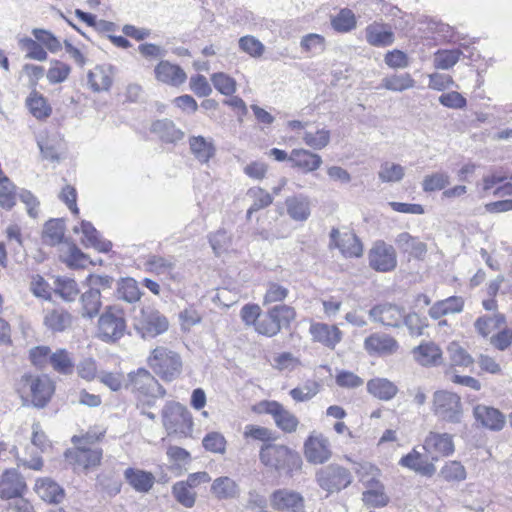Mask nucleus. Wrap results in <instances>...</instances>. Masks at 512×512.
I'll use <instances>...</instances> for the list:
<instances>
[{
  "label": "nucleus",
  "mask_w": 512,
  "mask_h": 512,
  "mask_svg": "<svg viewBox=\"0 0 512 512\" xmlns=\"http://www.w3.org/2000/svg\"><path fill=\"white\" fill-rule=\"evenodd\" d=\"M82 310L81 315L85 318H93L98 315L101 307V296L97 291L90 289L84 292L81 296Z\"/></svg>",
  "instance_id": "45"
},
{
  "label": "nucleus",
  "mask_w": 512,
  "mask_h": 512,
  "mask_svg": "<svg viewBox=\"0 0 512 512\" xmlns=\"http://www.w3.org/2000/svg\"><path fill=\"white\" fill-rule=\"evenodd\" d=\"M21 396L31 398L35 407L43 408L54 393V384L47 375L24 374L18 382Z\"/></svg>",
  "instance_id": "4"
},
{
  "label": "nucleus",
  "mask_w": 512,
  "mask_h": 512,
  "mask_svg": "<svg viewBox=\"0 0 512 512\" xmlns=\"http://www.w3.org/2000/svg\"><path fill=\"white\" fill-rule=\"evenodd\" d=\"M162 420L168 434L188 437L192 433L193 419L189 410L178 402H168L162 410Z\"/></svg>",
  "instance_id": "7"
},
{
  "label": "nucleus",
  "mask_w": 512,
  "mask_h": 512,
  "mask_svg": "<svg viewBox=\"0 0 512 512\" xmlns=\"http://www.w3.org/2000/svg\"><path fill=\"white\" fill-rule=\"evenodd\" d=\"M405 175V168L400 164L386 161L381 164L378 177L384 183L400 182Z\"/></svg>",
  "instance_id": "49"
},
{
  "label": "nucleus",
  "mask_w": 512,
  "mask_h": 512,
  "mask_svg": "<svg viewBox=\"0 0 512 512\" xmlns=\"http://www.w3.org/2000/svg\"><path fill=\"white\" fill-rule=\"evenodd\" d=\"M431 411L439 421L449 424H460L464 416L461 397L448 390L433 393Z\"/></svg>",
  "instance_id": "2"
},
{
  "label": "nucleus",
  "mask_w": 512,
  "mask_h": 512,
  "mask_svg": "<svg viewBox=\"0 0 512 512\" xmlns=\"http://www.w3.org/2000/svg\"><path fill=\"white\" fill-rule=\"evenodd\" d=\"M261 406L267 414L273 417L280 429L289 433L296 430L299 423L297 417L282 404L276 401H263Z\"/></svg>",
  "instance_id": "15"
},
{
  "label": "nucleus",
  "mask_w": 512,
  "mask_h": 512,
  "mask_svg": "<svg viewBox=\"0 0 512 512\" xmlns=\"http://www.w3.org/2000/svg\"><path fill=\"white\" fill-rule=\"evenodd\" d=\"M72 315L63 308L47 309L43 323L52 332H63L72 325Z\"/></svg>",
  "instance_id": "26"
},
{
  "label": "nucleus",
  "mask_w": 512,
  "mask_h": 512,
  "mask_svg": "<svg viewBox=\"0 0 512 512\" xmlns=\"http://www.w3.org/2000/svg\"><path fill=\"white\" fill-rule=\"evenodd\" d=\"M310 333L314 341L320 342L330 349H334L342 339V332L339 328L326 323L312 324L310 326Z\"/></svg>",
  "instance_id": "21"
},
{
  "label": "nucleus",
  "mask_w": 512,
  "mask_h": 512,
  "mask_svg": "<svg viewBox=\"0 0 512 512\" xmlns=\"http://www.w3.org/2000/svg\"><path fill=\"white\" fill-rule=\"evenodd\" d=\"M356 25V20L353 12L348 9H342L339 14L333 18L332 26L336 31L348 32Z\"/></svg>",
  "instance_id": "64"
},
{
  "label": "nucleus",
  "mask_w": 512,
  "mask_h": 512,
  "mask_svg": "<svg viewBox=\"0 0 512 512\" xmlns=\"http://www.w3.org/2000/svg\"><path fill=\"white\" fill-rule=\"evenodd\" d=\"M473 415L481 426L492 431L502 430L506 423L505 416L498 409L483 404L474 407Z\"/></svg>",
  "instance_id": "19"
},
{
  "label": "nucleus",
  "mask_w": 512,
  "mask_h": 512,
  "mask_svg": "<svg viewBox=\"0 0 512 512\" xmlns=\"http://www.w3.org/2000/svg\"><path fill=\"white\" fill-rule=\"evenodd\" d=\"M32 34L39 44L42 47L45 46L51 53H57L61 50V42L50 31L35 28L32 30Z\"/></svg>",
  "instance_id": "61"
},
{
  "label": "nucleus",
  "mask_w": 512,
  "mask_h": 512,
  "mask_svg": "<svg viewBox=\"0 0 512 512\" xmlns=\"http://www.w3.org/2000/svg\"><path fill=\"white\" fill-rule=\"evenodd\" d=\"M147 363L152 371L165 382L177 379L183 369L181 356L164 346L154 348L147 358Z\"/></svg>",
  "instance_id": "1"
},
{
  "label": "nucleus",
  "mask_w": 512,
  "mask_h": 512,
  "mask_svg": "<svg viewBox=\"0 0 512 512\" xmlns=\"http://www.w3.org/2000/svg\"><path fill=\"white\" fill-rule=\"evenodd\" d=\"M319 485L329 491H338L346 488L351 483L350 472L340 466H328L317 474Z\"/></svg>",
  "instance_id": "12"
},
{
  "label": "nucleus",
  "mask_w": 512,
  "mask_h": 512,
  "mask_svg": "<svg viewBox=\"0 0 512 512\" xmlns=\"http://www.w3.org/2000/svg\"><path fill=\"white\" fill-rule=\"evenodd\" d=\"M125 386L136 394L139 402L147 403L149 406L154 403L156 398L166 395L165 388L144 368L130 372L128 374V383Z\"/></svg>",
  "instance_id": "3"
},
{
  "label": "nucleus",
  "mask_w": 512,
  "mask_h": 512,
  "mask_svg": "<svg viewBox=\"0 0 512 512\" xmlns=\"http://www.w3.org/2000/svg\"><path fill=\"white\" fill-rule=\"evenodd\" d=\"M90 437L77 438L73 437V442L76 444L75 449L66 452V459L75 468H82L87 470L96 467L100 464L102 458V450L98 447H88V440Z\"/></svg>",
  "instance_id": "9"
},
{
  "label": "nucleus",
  "mask_w": 512,
  "mask_h": 512,
  "mask_svg": "<svg viewBox=\"0 0 512 512\" xmlns=\"http://www.w3.org/2000/svg\"><path fill=\"white\" fill-rule=\"evenodd\" d=\"M144 265L146 271L161 275L169 273L175 268V259L173 257L166 258L159 255H152L149 256Z\"/></svg>",
  "instance_id": "48"
},
{
  "label": "nucleus",
  "mask_w": 512,
  "mask_h": 512,
  "mask_svg": "<svg viewBox=\"0 0 512 512\" xmlns=\"http://www.w3.org/2000/svg\"><path fill=\"white\" fill-rule=\"evenodd\" d=\"M289 295V289L277 282H268L263 296V306L283 302Z\"/></svg>",
  "instance_id": "52"
},
{
  "label": "nucleus",
  "mask_w": 512,
  "mask_h": 512,
  "mask_svg": "<svg viewBox=\"0 0 512 512\" xmlns=\"http://www.w3.org/2000/svg\"><path fill=\"white\" fill-rule=\"evenodd\" d=\"M152 129L157 133L160 138L168 143H173L181 140L184 133L176 128L175 124L169 120H158L152 125Z\"/></svg>",
  "instance_id": "41"
},
{
  "label": "nucleus",
  "mask_w": 512,
  "mask_h": 512,
  "mask_svg": "<svg viewBox=\"0 0 512 512\" xmlns=\"http://www.w3.org/2000/svg\"><path fill=\"white\" fill-rule=\"evenodd\" d=\"M289 162L304 173L316 171L323 163L319 154L307 149H293L289 155Z\"/></svg>",
  "instance_id": "22"
},
{
  "label": "nucleus",
  "mask_w": 512,
  "mask_h": 512,
  "mask_svg": "<svg viewBox=\"0 0 512 512\" xmlns=\"http://www.w3.org/2000/svg\"><path fill=\"white\" fill-rule=\"evenodd\" d=\"M367 42L376 47H384L394 42V33L385 25L373 23L367 26L366 30Z\"/></svg>",
  "instance_id": "35"
},
{
  "label": "nucleus",
  "mask_w": 512,
  "mask_h": 512,
  "mask_svg": "<svg viewBox=\"0 0 512 512\" xmlns=\"http://www.w3.org/2000/svg\"><path fill=\"white\" fill-rule=\"evenodd\" d=\"M37 145L44 159L58 162L64 149L63 141L56 135L40 136Z\"/></svg>",
  "instance_id": "32"
},
{
  "label": "nucleus",
  "mask_w": 512,
  "mask_h": 512,
  "mask_svg": "<svg viewBox=\"0 0 512 512\" xmlns=\"http://www.w3.org/2000/svg\"><path fill=\"white\" fill-rule=\"evenodd\" d=\"M247 196L253 200V203L247 210V218L250 219L254 212L268 207L272 202V196L260 187H252L247 191Z\"/></svg>",
  "instance_id": "44"
},
{
  "label": "nucleus",
  "mask_w": 512,
  "mask_h": 512,
  "mask_svg": "<svg viewBox=\"0 0 512 512\" xmlns=\"http://www.w3.org/2000/svg\"><path fill=\"white\" fill-rule=\"evenodd\" d=\"M414 357L423 366L438 365L442 359V351L433 342L420 344L413 351Z\"/></svg>",
  "instance_id": "38"
},
{
  "label": "nucleus",
  "mask_w": 512,
  "mask_h": 512,
  "mask_svg": "<svg viewBox=\"0 0 512 512\" xmlns=\"http://www.w3.org/2000/svg\"><path fill=\"white\" fill-rule=\"evenodd\" d=\"M447 352L452 366L468 367L473 364L472 357L457 342H451Z\"/></svg>",
  "instance_id": "56"
},
{
  "label": "nucleus",
  "mask_w": 512,
  "mask_h": 512,
  "mask_svg": "<svg viewBox=\"0 0 512 512\" xmlns=\"http://www.w3.org/2000/svg\"><path fill=\"white\" fill-rule=\"evenodd\" d=\"M88 84L94 92L107 91L112 84V78L107 69L96 66L88 73Z\"/></svg>",
  "instance_id": "43"
},
{
  "label": "nucleus",
  "mask_w": 512,
  "mask_h": 512,
  "mask_svg": "<svg viewBox=\"0 0 512 512\" xmlns=\"http://www.w3.org/2000/svg\"><path fill=\"white\" fill-rule=\"evenodd\" d=\"M304 453L308 462L322 464L331 457L329 440L322 434L310 435L304 443Z\"/></svg>",
  "instance_id": "14"
},
{
  "label": "nucleus",
  "mask_w": 512,
  "mask_h": 512,
  "mask_svg": "<svg viewBox=\"0 0 512 512\" xmlns=\"http://www.w3.org/2000/svg\"><path fill=\"white\" fill-rule=\"evenodd\" d=\"M303 142L314 150H322L330 143V131L322 128L315 133L305 131L302 136Z\"/></svg>",
  "instance_id": "50"
},
{
  "label": "nucleus",
  "mask_w": 512,
  "mask_h": 512,
  "mask_svg": "<svg viewBox=\"0 0 512 512\" xmlns=\"http://www.w3.org/2000/svg\"><path fill=\"white\" fill-rule=\"evenodd\" d=\"M50 364L60 374H71L74 369L73 358L65 349H57L50 355Z\"/></svg>",
  "instance_id": "46"
},
{
  "label": "nucleus",
  "mask_w": 512,
  "mask_h": 512,
  "mask_svg": "<svg viewBox=\"0 0 512 512\" xmlns=\"http://www.w3.org/2000/svg\"><path fill=\"white\" fill-rule=\"evenodd\" d=\"M117 297L128 303L138 302L142 292L137 281L130 277L121 279L117 287Z\"/></svg>",
  "instance_id": "40"
},
{
  "label": "nucleus",
  "mask_w": 512,
  "mask_h": 512,
  "mask_svg": "<svg viewBox=\"0 0 512 512\" xmlns=\"http://www.w3.org/2000/svg\"><path fill=\"white\" fill-rule=\"evenodd\" d=\"M395 244L403 253L416 259H423L427 253L426 243L420 241L417 237L408 232H402L395 238Z\"/></svg>",
  "instance_id": "25"
},
{
  "label": "nucleus",
  "mask_w": 512,
  "mask_h": 512,
  "mask_svg": "<svg viewBox=\"0 0 512 512\" xmlns=\"http://www.w3.org/2000/svg\"><path fill=\"white\" fill-rule=\"evenodd\" d=\"M40 428L39 423L32 425L31 446L26 448V456L20 459L24 466L33 470H40L42 468L43 462L40 453L46 452L51 446L46 435Z\"/></svg>",
  "instance_id": "10"
},
{
  "label": "nucleus",
  "mask_w": 512,
  "mask_h": 512,
  "mask_svg": "<svg viewBox=\"0 0 512 512\" xmlns=\"http://www.w3.org/2000/svg\"><path fill=\"white\" fill-rule=\"evenodd\" d=\"M271 506L281 512H303V497L294 491L280 489L271 496Z\"/></svg>",
  "instance_id": "18"
},
{
  "label": "nucleus",
  "mask_w": 512,
  "mask_h": 512,
  "mask_svg": "<svg viewBox=\"0 0 512 512\" xmlns=\"http://www.w3.org/2000/svg\"><path fill=\"white\" fill-rule=\"evenodd\" d=\"M370 318L389 327H400L404 309L391 303H383L372 307L369 311Z\"/></svg>",
  "instance_id": "16"
},
{
  "label": "nucleus",
  "mask_w": 512,
  "mask_h": 512,
  "mask_svg": "<svg viewBox=\"0 0 512 512\" xmlns=\"http://www.w3.org/2000/svg\"><path fill=\"white\" fill-rule=\"evenodd\" d=\"M35 491L42 500L49 503H59L64 498V490L49 478L37 480Z\"/></svg>",
  "instance_id": "33"
},
{
  "label": "nucleus",
  "mask_w": 512,
  "mask_h": 512,
  "mask_svg": "<svg viewBox=\"0 0 512 512\" xmlns=\"http://www.w3.org/2000/svg\"><path fill=\"white\" fill-rule=\"evenodd\" d=\"M172 493L175 499L184 507L191 508L196 501V494L190 490V487L184 481L177 482L172 487Z\"/></svg>",
  "instance_id": "58"
},
{
  "label": "nucleus",
  "mask_w": 512,
  "mask_h": 512,
  "mask_svg": "<svg viewBox=\"0 0 512 512\" xmlns=\"http://www.w3.org/2000/svg\"><path fill=\"white\" fill-rule=\"evenodd\" d=\"M19 46L22 50L27 52L25 57L28 59L46 61L48 58L46 50L36 39L29 37L21 38L19 40Z\"/></svg>",
  "instance_id": "51"
},
{
  "label": "nucleus",
  "mask_w": 512,
  "mask_h": 512,
  "mask_svg": "<svg viewBox=\"0 0 512 512\" xmlns=\"http://www.w3.org/2000/svg\"><path fill=\"white\" fill-rule=\"evenodd\" d=\"M189 147L191 153L200 163H208L216 152L212 139L203 136L190 137Z\"/></svg>",
  "instance_id": "31"
},
{
  "label": "nucleus",
  "mask_w": 512,
  "mask_h": 512,
  "mask_svg": "<svg viewBox=\"0 0 512 512\" xmlns=\"http://www.w3.org/2000/svg\"><path fill=\"white\" fill-rule=\"evenodd\" d=\"M400 464L404 467L410 468L423 476H432L436 472V467L432 462L420 453L413 451L406 456L402 457Z\"/></svg>",
  "instance_id": "34"
},
{
  "label": "nucleus",
  "mask_w": 512,
  "mask_h": 512,
  "mask_svg": "<svg viewBox=\"0 0 512 512\" xmlns=\"http://www.w3.org/2000/svg\"><path fill=\"white\" fill-rule=\"evenodd\" d=\"M367 391L380 400L389 401L398 393V387L386 378H374L367 382Z\"/></svg>",
  "instance_id": "36"
},
{
  "label": "nucleus",
  "mask_w": 512,
  "mask_h": 512,
  "mask_svg": "<svg viewBox=\"0 0 512 512\" xmlns=\"http://www.w3.org/2000/svg\"><path fill=\"white\" fill-rule=\"evenodd\" d=\"M65 223L62 219H50L44 225L42 232L43 242L50 246L61 243L64 239Z\"/></svg>",
  "instance_id": "39"
},
{
  "label": "nucleus",
  "mask_w": 512,
  "mask_h": 512,
  "mask_svg": "<svg viewBox=\"0 0 512 512\" xmlns=\"http://www.w3.org/2000/svg\"><path fill=\"white\" fill-rule=\"evenodd\" d=\"M259 458L263 465L278 471H291L293 468H298L301 463L300 457L296 452L285 445L272 443L261 447Z\"/></svg>",
  "instance_id": "6"
},
{
  "label": "nucleus",
  "mask_w": 512,
  "mask_h": 512,
  "mask_svg": "<svg viewBox=\"0 0 512 512\" xmlns=\"http://www.w3.org/2000/svg\"><path fill=\"white\" fill-rule=\"evenodd\" d=\"M464 307V300L459 296H451L444 300L437 301L429 309V316L432 319H440L443 316L460 313Z\"/></svg>",
  "instance_id": "29"
},
{
  "label": "nucleus",
  "mask_w": 512,
  "mask_h": 512,
  "mask_svg": "<svg viewBox=\"0 0 512 512\" xmlns=\"http://www.w3.org/2000/svg\"><path fill=\"white\" fill-rule=\"evenodd\" d=\"M450 182L446 172H436L426 175L422 181V189L425 192H434L444 189Z\"/></svg>",
  "instance_id": "57"
},
{
  "label": "nucleus",
  "mask_w": 512,
  "mask_h": 512,
  "mask_svg": "<svg viewBox=\"0 0 512 512\" xmlns=\"http://www.w3.org/2000/svg\"><path fill=\"white\" fill-rule=\"evenodd\" d=\"M71 67L57 59L50 61V67L46 77L51 84H58L66 81L70 75Z\"/></svg>",
  "instance_id": "53"
},
{
  "label": "nucleus",
  "mask_w": 512,
  "mask_h": 512,
  "mask_svg": "<svg viewBox=\"0 0 512 512\" xmlns=\"http://www.w3.org/2000/svg\"><path fill=\"white\" fill-rule=\"evenodd\" d=\"M440 476L448 482H460L466 479V470L460 462L449 461L441 468Z\"/></svg>",
  "instance_id": "59"
},
{
  "label": "nucleus",
  "mask_w": 512,
  "mask_h": 512,
  "mask_svg": "<svg viewBox=\"0 0 512 512\" xmlns=\"http://www.w3.org/2000/svg\"><path fill=\"white\" fill-rule=\"evenodd\" d=\"M155 76L157 80L173 86H178L186 80V73L179 66L168 61H161L155 67Z\"/></svg>",
  "instance_id": "28"
},
{
  "label": "nucleus",
  "mask_w": 512,
  "mask_h": 512,
  "mask_svg": "<svg viewBox=\"0 0 512 512\" xmlns=\"http://www.w3.org/2000/svg\"><path fill=\"white\" fill-rule=\"evenodd\" d=\"M55 292L66 301H73L79 290L76 282L67 277H57L54 281Z\"/></svg>",
  "instance_id": "54"
},
{
  "label": "nucleus",
  "mask_w": 512,
  "mask_h": 512,
  "mask_svg": "<svg viewBox=\"0 0 512 512\" xmlns=\"http://www.w3.org/2000/svg\"><path fill=\"white\" fill-rule=\"evenodd\" d=\"M459 50H438L433 59L434 67L437 69L448 70L452 68L460 58Z\"/></svg>",
  "instance_id": "55"
},
{
  "label": "nucleus",
  "mask_w": 512,
  "mask_h": 512,
  "mask_svg": "<svg viewBox=\"0 0 512 512\" xmlns=\"http://www.w3.org/2000/svg\"><path fill=\"white\" fill-rule=\"evenodd\" d=\"M271 317L282 327L288 326L296 317L295 309L289 305H275L269 309Z\"/></svg>",
  "instance_id": "60"
},
{
  "label": "nucleus",
  "mask_w": 512,
  "mask_h": 512,
  "mask_svg": "<svg viewBox=\"0 0 512 512\" xmlns=\"http://www.w3.org/2000/svg\"><path fill=\"white\" fill-rule=\"evenodd\" d=\"M211 81L216 90L223 95H232L236 91V81L229 75L219 72L211 77Z\"/></svg>",
  "instance_id": "63"
},
{
  "label": "nucleus",
  "mask_w": 512,
  "mask_h": 512,
  "mask_svg": "<svg viewBox=\"0 0 512 512\" xmlns=\"http://www.w3.org/2000/svg\"><path fill=\"white\" fill-rule=\"evenodd\" d=\"M364 347L369 353L391 354L398 348L397 341L382 333H374L364 341Z\"/></svg>",
  "instance_id": "27"
},
{
  "label": "nucleus",
  "mask_w": 512,
  "mask_h": 512,
  "mask_svg": "<svg viewBox=\"0 0 512 512\" xmlns=\"http://www.w3.org/2000/svg\"><path fill=\"white\" fill-rule=\"evenodd\" d=\"M227 441L225 437L216 431L206 434L202 440V445L205 450L211 453L224 454L226 451Z\"/></svg>",
  "instance_id": "62"
},
{
  "label": "nucleus",
  "mask_w": 512,
  "mask_h": 512,
  "mask_svg": "<svg viewBox=\"0 0 512 512\" xmlns=\"http://www.w3.org/2000/svg\"><path fill=\"white\" fill-rule=\"evenodd\" d=\"M381 86L393 92H402L415 86V80L409 73L393 74L382 79Z\"/></svg>",
  "instance_id": "42"
},
{
  "label": "nucleus",
  "mask_w": 512,
  "mask_h": 512,
  "mask_svg": "<svg viewBox=\"0 0 512 512\" xmlns=\"http://www.w3.org/2000/svg\"><path fill=\"white\" fill-rule=\"evenodd\" d=\"M124 478L139 493H148L155 483V477L151 472L136 468H127L124 471Z\"/></svg>",
  "instance_id": "24"
},
{
  "label": "nucleus",
  "mask_w": 512,
  "mask_h": 512,
  "mask_svg": "<svg viewBox=\"0 0 512 512\" xmlns=\"http://www.w3.org/2000/svg\"><path fill=\"white\" fill-rule=\"evenodd\" d=\"M169 322L159 311L147 307L135 318L134 328L143 339L155 338L168 330Z\"/></svg>",
  "instance_id": "8"
},
{
  "label": "nucleus",
  "mask_w": 512,
  "mask_h": 512,
  "mask_svg": "<svg viewBox=\"0 0 512 512\" xmlns=\"http://www.w3.org/2000/svg\"><path fill=\"white\" fill-rule=\"evenodd\" d=\"M331 245L337 247L345 257H360L363 247L358 237L352 232L341 233L332 229L330 233Z\"/></svg>",
  "instance_id": "17"
},
{
  "label": "nucleus",
  "mask_w": 512,
  "mask_h": 512,
  "mask_svg": "<svg viewBox=\"0 0 512 512\" xmlns=\"http://www.w3.org/2000/svg\"><path fill=\"white\" fill-rule=\"evenodd\" d=\"M31 114L37 119H45L51 114V107L46 99L36 91H33L26 100Z\"/></svg>",
  "instance_id": "47"
},
{
  "label": "nucleus",
  "mask_w": 512,
  "mask_h": 512,
  "mask_svg": "<svg viewBox=\"0 0 512 512\" xmlns=\"http://www.w3.org/2000/svg\"><path fill=\"white\" fill-rule=\"evenodd\" d=\"M80 231L83 234L81 241L85 246H91L102 253H106L111 249V242L102 239L98 231L90 222L82 221L80 227L74 226V233H79Z\"/></svg>",
  "instance_id": "23"
},
{
  "label": "nucleus",
  "mask_w": 512,
  "mask_h": 512,
  "mask_svg": "<svg viewBox=\"0 0 512 512\" xmlns=\"http://www.w3.org/2000/svg\"><path fill=\"white\" fill-rule=\"evenodd\" d=\"M26 490V484L22 476L15 470H7L0 480V497L11 499L20 496Z\"/></svg>",
  "instance_id": "20"
},
{
  "label": "nucleus",
  "mask_w": 512,
  "mask_h": 512,
  "mask_svg": "<svg viewBox=\"0 0 512 512\" xmlns=\"http://www.w3.org/2000/svg\"><path fill=\"white\" fill-rule=\"evenodd\" d=\"M126 319L123 308L107 306L98 320V337L107 343H115L126 332Z\"/></svg>",
  "instance_id": "5"
},
{
  "label": "nucleus",
  "mask_w": 512,
  "mask_h": 512,
  "mask_svg": "<svg viewBox=\"0 0 512 512\" xmlns=\"http://www.w3.org/2000/svg\"><path fill=\"white\" fill-rule=\"evenodd\" d=\"M285 204L287 214L295 221H305L310 216V200L307 196L288 197Z\"/></svg>",
  "instance_id": "37"
},
{
  "label": "nucleus",
  "mask_w": 512,
  "mask_h": 512,
  "mask_svg": "<svg viewBox=\"0 0 512 512\" xmlns=\"http://www.w3.org/2000/svg\"><path fill=\"white\" fill-rule=\"evenodd\" d=\"M369 265L378 272H389L395 269L397 265L396 251L392 245L384 241H377L370 249Z\"/></svg>",
  "instance_id": "11"
},
{
  "label": "nucleus",
  "mask_w": 512,
  "mask_h": 512,
  "mask_svg": "<svg viewBox=\"0 0 512 512\" xmlns=\"http://www.w3.org/2000/svg\"><path fill=\"white\" fill-rule=\"evenodd\" d=\"M424 450L437 461L439 457L449 456L454 452L453 437L448 433L430 432L423 444Z\"/></svg>",
  "instance_id": "13"
},
{
  "label": "nucleus",
  "mask_w": 512,
  "mask_h": 512,
  "mask_svg": "<svg viewBox=\"0 0 512 512\" xmlns=\"http://www.w3.org/2000/svg\"><path fill=\"white\" fill-rule=\"evenodd\" d=\"M211 493L218 500H229L238 497L240 489L235 480L221 476L212 482Z\"/></svg>",
  "instance_id": "30"
}]
</instances>
